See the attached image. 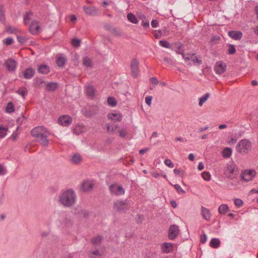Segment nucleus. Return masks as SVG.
Segmentation results:
<instances>
[{
    "instance_id": "obj_20",
    "label": "nucleus",
    "mask_w": 258,
    "mask_h": 258,
    "mask_svg": "<svg viewBox=\"0 0 258 258\" xmlns=\"http://www.w3.org/2000/svg\"><path fill=\"white\" fill-rule=\"evenodd\" d=\"M201 209V213L203 218H204L207 221H209L211 217V214L210 212V210L203 206H202Z\"/></svg>"
},
{
    "instance_id": "obj_56",
    "label": "nucleus",
    "mask_w": 258,
    "mask_h": 258,
    "mask_svg": "<svg viewBox=\"0 0 258 258\" xmlns=\"http://www.w3.org/2000/svg\"><path fill=\"white\" fill-rule=\"evenodd\" d=\"M118 132L119 136L121 138H124L127 135L126 131L123 129L119 130Z\"/></svg>"
},
{
    "instance_id": "obj_1",
    "label": "nucleus",
    "mask_w": 258,
    "mask_h": 258,
    "mask_svg": "<svg viewBox=\"0 0 258 258\" xmlns=\"http://www.w3.org/2000/svg\"><path fill=\"white\" fill-rule=\"evenodd\" d=\"M76 195L72 189L63 191L59 197L60 203L64 207L69 208L74 205L76 202Z\"/></svg>"
},
{
    "instance_id": "obj_5",
    "label": "nucleus",
    "mask_w": 258,
    "mask_h": 258,
    "mask_svg": "<svg viewBox=\"0 0 258 258\" xmlns=\"http://www.w3.org/2000/svg\"><path fill=\"white\" fill-rule=\"evenodd\" d=\"M256 172L253 170H246L240 174L242 180L248 182L252 180V178L255 176Z\"/></svg>"
},
{
    "instance_id": "obj_7",
    "label": "nucleus",
    "mask_w": 258,
    "mask_h": 258,
    "mask_svg": "<svg viewBox=\"0 0 258 258\" xmlns=\"http://www.w3.org/2000/svg\"><path fill=\"white\" fill-rule=\"evenodd\" d=\"M178 233V226L175 224L172 225L169 229L168 238L170 240H173L177 236Z\"/></svg>"
},
{
    "instance_id": "obj_46",
    "label": "nucleus",
    "mask_w": 258,
    "mask_h": 258,
    "mask_svg": "<svg viewBox=\"0 0 258 258\" xmlns=\"http://www.w3.org/2000/svg\"><path fill=\"white\" fill-rule=\"evenodd\" d=\"M71 44L75 47H78L80 45L81 40L78 38H73L71 40Z\"/></svg>"
},
{
    "instance_id": "obj_18",
    "label": "nucleus",
    "mask_w": 258,
    "mask_h": 258,
    "mask_svg": "<svg viewBox=\"0 0 258 258\" xmlns=\"http://www.w3.org/2000/svg\"><path fill=\"white\" fill-rule=\"evenodd\" d=\"M35 74V71L32 68H28L23 72V76L26 79H31Z\"/></svg>"
},
{
    "instance_id": "obj_8",
    "label": "nucleus",
    "mask_w": 258,
    "mask_h": 258,
    "mask_svg": "<svg viewBox=\"0 0 258 258\" xmlns=\"http://www.w3.org/2000/svg\"><path fill=\"white\" fill-rule=\"evenodd\" d=\"M72 118L69 115H62L58 119V122L59 124L63 126H68L72 122Z\"/></svg>"
},
{
    "instance_id": "obj_6",
    "label": "nucleus",
    "mask_w": 258,
    "mask_h": 258,
    "mask_svg": "<svg viewBox=\"0 0 258 258\" xmlns=\"http://www.w3.org/2000/svg\"><path fill=\"white\" fill-rule=\"evenodd\" d=\"M50 135L49 132L46 129L38 138H37V141L41 145L46 147L48 145V137Z\"/></svg>"
},
{
    "instance_id": "obj_25",
    "label": "nucleus",
    "mask_w": 258,
    "mask_h": 258,
    "mask_svg": "<svg viewBox=\"0 0 258 258\" xmlns=\"http://www.w3.org/2000/svg\"><path fill=\"white\" fill-rule=\"evenodd\" d=\"M40 30V27L38 25L35 26L34 22H32L29 28L30 32L33 35H36Z\"/></svg>"
},
{
    "instance_id": "obj_28",
    "label": "nucleus",
    "mask_w": 258,
    "mask_h": 258,
    "mask_svg": "<svg viewBox=\"0 0 258 258\" xmlns=\"http://www.w3.org/2000/svg\"><path fill=\"white\" fill-rule=\"evenodd\" d=\"M220 245V241L219 239L213 238L211 239L210 245L213 248H216L219 247Z\"/></svg>"
},
{
    "instance_id": "obj_4",
    "label": "nucleus",
    "mask_w": 258,
    "mask_h": 258,
    "mask_svg": "<svg viewBox=\"0 0 258 258\" xmlns=\"http://www.w3.org/2000/svg\"><path fill=\"white\" fill-rule=\"evenodd\" d=\"M109 189L111 194L115 196L123 195L124 194V188L116 184H112L109 186Z\"/></svg>"
},
{
    "instance_id": "obj_55",
    "label": "nucleus",
    "mask_w": 258,
    "mask_h": 258,
    "mask_svg": "<svg viewBox=\"0 0 258 258\" xmlns=\"http://www.w3.org/2000/svg\"><path fill=\"white\" fill-rule=\"evenodd\" d=\"M234 204L237 207H240L243 205V202L240 199H236L234 201Z\"/></svg>"
},
{
    "instance_id": "obj_63",
    "label": "nucleus",
    "mask_w": 258,
    "mask_h": 258,
    "mask_svg": "<svg viewBox=\"0 0 258 258\" xmlns=\"http://www.w3.org/2000/svg\"><path fill=\"white\" fill-rule=\"evenodd\" d=\"M163 59L164 61L167 63L169 64H172L173 60L171 58L168 57H164Z\"/></svg>"
},
{
    "instance_id": "obj_3",
    "label": "nucleus",
    "mask_w": 258,
    "mask_h": 258,
    "mask_svg": "<svg viewBox=\"0 0 258 258\" xmlns=\"http://www.w3.org/2000/svg\"><path fill=\"white\" fill-rule=\"evenodd\" d=\"M126 202V200L124 201L122 200L115 201L113 206V209L120 213H125V211L129 209V207Z\"/></svg>"
},
{
    "instance_id": "obj_11",
    "label": "nucleus",
    "mask_w": 258,
    "mask_h": 258,
    "mask_svg": "<svg viewBox=\"0 0 258 258\" xmlns=\"http://www.w3.org/2000/svg\"><path fill=\"white\" fill-rule=\"evenodd\" d=\"M131 69L134 77L136 78L139 73V61L136 58L132 60Z\"/></svg>"
},
{
    "instance_id": "obj_51",
    "label": "nucleus",
    "mask_w": 258,
    "mask_h": 258,
    "mask_svg": "<svg viewBox=\"0 0 258 258\" xmlns=\"http://www.w3.org/2000/svg\"><path fill=\"white\" fill-rule=\"evenodd\" d=\"M4 43L6 44V45H10L14 42V40L11 37H8L6 39H5L3 41Z\"/></svg>"
},
{
    "instance_id": "obj_54",
    "label": "nucleus",
    "mask_w": 258,
    "mask_h": 258,
    "mask_svg": "<svg viewBox=\"0 0 258 258\" xmlns=\"http://www.w3.org/2000/svg\"><path fill=\"white\" fill-rule=\"evenodd\" d=\"M17 40L19 43L21 44H23L25 42H26V40H27L25 37L24 36H17Z\"/></svg>"
},
{
    "instance_id": "obj_41",
    "label": "nucleus",
    "mask_w": 258,
    "mask_h": 258,
    "mask_svg": "<svg viewBox=\"0 0 258 258\" xmlns=\"http://www.w3.org/2000/svg\"><path fill=\"white\" fill-rule=\"evenodd\" d=\"M227 46L228 47L227 53L230 55L234 54L236 52L235 46L233 44H228Z\"/></svg>"
},
{
    "instance_id": "obj_40",
    "label": "nucleus",
    "mask_w": 258,
    "mask_h": 258,
    "mask_svg": "<svg viewBox=\"0 0 258 258\" xmlns=\"http://www.w3.org/2000/svg\"><path fill=\"white\" fill-rule=\"evenodd\" d=\"M190 60H191L194 63H198L199 64L202 63V60L201 59H199L198 57L195 54H190Z\"/></svg>"
},
{
    "instance_id": "obj_42",
    "label": "nucleus",
    "mask_w": 258,
    "mask_h": 258,
    "mask_svg": "<svg viewBox=\"0 0 258 258\" xmlns=\"http://www.w3.org/2000/svg\"><path fill=\"white\" fill-rule=\"evenodd\" d=\"M16 92L21 95L24 98H25V96L27 95V91L25 88H24L23 89L20 88Z\"/></svg>"
},
{
    "instance_id": "obj_2",
    "label": "nucleus",
    "mask_w": 258,
    "mask_h": 258,
    "mask_svg": "<svg viewBox=\"0 0 258 258\" xmlns=\"http://www.w3.org/2000/svg\"><path fill=\"white\" fill-rule=\"evenodd\" d=\"M252 147V144L247 139L240 140L237 145L236 150L240 154H246L249 153Z\"/></svg>"
},
{
    "instance_id": "obj_44",
    "label": "nucleus",
    "mask_w": 258,
    "mask_h": 258,
    "mask_svg": "<svg viewBox=\"0 0 258 258\" xmlns=\"http://www.w3.org/2000/svg\"><path fill=\"white\" fill-rule=\"evenodd\" d=\"M8 128L1 125L0 126V138H4L7 135V132Z\"/></svg>"
},
{
    "instance_id": "obj_35",
    "label": "nucleus",
    "mask_w": 258,
    "mask_h": 258,
    "mask_svg": "<svg viewBox=\"0 0 258 258\" xmlns=\"http://www.w3.org/2000/svg\"><path fill=\"white\" fill-rule=\"evenodd\" d=\"M209 97L210 94L209 93H206L204 95L201 97L199 99V106H202L203 104L207 100Z\"/></svg>"
},
{
    "instance_id": "obj_26",
    "label": "nucleus",
    "mask_w": 258,
    "mask_h": 258,
    "mask_svg": "<svg viewBox=\"0 0 258 258\" xmlns=\"http://www.w3.org/2000/svg\"><path fill=\"white\" fill-rule=\"evenodd\" d=\"M67 58L63 56H59L57 57L56 63L58 67L62 68L64 66L67 62Z\"/></svg>"
},
{
    "instance_id": "obj_19",
    "label": "nucleus",
    "mask_w": 258,
    "mask_h": 258,
    "mask_svg": "<svg viewBox=\"0 0 258 258\" xmlns=\"http://www.w3.org/2000/svg\"><path fill=\"white\" fill-rule=\"evenodd\" d=\"M93 186L94 184L92 181L85 180L82 184V189L84 191H88L92 189Z\"/></svg>"
},
{
    "instance_id": "obj_22",
    "label": "nucleus",
    "mask_w": 258,
    "mask_h": 258,
    "mask_svg": "<svg viewBox=\"0 0 258 258\" xmlns=\"http://www.w3.org/2000/svg\"><path fill=\"white\" fill-rule=\"evenodd\" d=\"M83 10L86 14L93 15L97 13L98 10L94 7L84 6Z\"/></svg>"
},
{
    "instance_id": "obj_61",
    "label": "nucleus",
    "mask_w": 258,
    "mask_h": 258,
    "mask_svg": "<svg viewBox=\"0 0 258 258\" xmlns=\"http://www.w3.org/2000/svg\"><path fill=\"white\" fill-rule=\"evenodd\" d=\"M237 139L236 137H231L229 144L230 145H234L237 142Z\"/></svg>"
},
{
    "instance_id": "obj_10",
    "label": "nucleus",
    "mask_w": 258,
    "mask_h": 258,
    "mask_svg": "<svg viewBox=\"0 0 258 258\" xmlns=\"http://www.w3.org/2000/svg\"><path fill=\"white\" fill-rule=\"evenodd\" d=\"M227 69V66L226 63L223 61H218L216 63L214 67V70L216 74H223Z\"/></svg>"
},
{
    "instance_id": "obj_43",
    "label": "nucleus",
    "mask_w": 258,
    "mask_h": 258,
    "mask_svg": "<svg viewBox=\"0 0 258 258\" xmlns=\"http://www.w3.org/2000/svg\"><path fill=\"white\" fill-rule=\"evenodd\" d=\"M83 64L86 67H90L92 66V61L88 57H85L83 58Z\"/></svg>"
},
{
    "instance_id": "obj_59",
    "label": "nucleus",
    "mask_w": 258,
    "mask_h": 258,
    "mask_svg": "<svg viewBox=\"0 0 258 258\" xmlns=\"http://www.w3.org/2000/svg\"><path fill=\"white\" fill-rule=\"evenodd\" d=\"M7 31L11 34L15 33L16 32V29L11 27H8L7 28Z\"/></svg>"
},
{
    "instance_id": "obj_9",
    "label": "nucleus",
    "mask_w": 258,
    "mask_h": 258,
    "mask_svg": "<svg viewBox=\"0 0 258 258\" xmlns=\"http://www.w3.org/2000/svg\"><path fill=\"white\" fill-rule=\"evenodd\" d=\"M7 70L9 72H14L16 70L17 63L13 58H8L5 62Z\"/></svg>"
},
{
    "instance_id": "obj_15",
    "label": "nucleus",
    "mask_w": 258,
    "mask_h": 258,
    "mask_svg": "<svg viewBox=\"0 0 258 258\" xmlns=\"http://www.w3.org/2000/svg\"><path fill=\"white\" fill-rule=\"evenodd\" d=\"M228 35L234 40H240L242 38L243 34L240 31H230L228 32Z\"/></svg>"
},
{
    "instance_id": "obj_53",
    "label": "nucleus",
    "mask_w": 258,
    "mask_h": 258,
    "mask_svg": "<svg viewBox=\"0 0 258 258\" xmlns=\"http://www.w3.org/2000/svg\"><path fill=\"white\" fill-rule=\"evenodd\" d=\"M165 164L170 168H173L174 167L173 163L171 162L170 159H166L164 161Z\"/></svg>"
},
{
    "instance_id": "obj_62",
    "label": "nucleus",
    "mask_w": 258,
    "mask_h": 258,
    "mask_svg": "<svg viewBox=\"0 0 258 258\" xmlns=\"http://www.w3.org/2000/svg\"><path fill=\"white\" fill-rule=\"evenodd\" d=\"M151 26L153 28H156L158 25V21L157 20H153L151 21Z\"/></svg>"
},
{
    "instance_id": "obj_60",
    "label": "nucleus",
    "mask_w": 258,
    "mask_h": 258,
    "mask_svg": "<svg viewBox=\"0 0 258 258\" xmlns=\"http://www.w3.org/2000/svg\"><path fill=\"white\" fill-rule=\"evenodd\" d=\"M173 172L175 174L179 176H181L183 174V171L179 169H174Z\"/></svg>"
},
{
    "instance_id": "obj_27",
    "label": "nucleus",
    "mask_w": 258,
    "mask_h": 258,
    "mask_svg": "<svg viewBox=\"0 0 258 258\" xmlns=\"http://www.w3.org/2000/svg\"><path fill=\"white\" fill-rule=\"evenodd\" d=\"M82 157L79 153H75L72 157V162L75 164H78L81 162Z\"/></svg>"
},
{
    "instance_id": "obj_29",
    "label": "nucleus",
    "mask_w": 258,
    "mask_h": 258,
    "mask_svg": "<svg viewBox=\"0 0 258 258\" xmlns=\"http://www.w3.org/2000/svg\"><path fill=\"white\" fill-rule=\"evenodd\" d=\"M232 149L230 148L226 147L222 151V156L225 158H229L232 154Z\"/></svg>"
},
{
    "instance_id": "obj_52",
    "label": "nucleus",
    "mask_w": 258,
    "mask_h": 258,
    "mask_svg": "<svg viewBox=\"0 0 258 258\" xmlns=\"http://www.w3.org/2000/svg\"><path fill=\"white\" fill-rule=\"evenodd\" d=\"M175 52L177 53H178V54H181L182 56V57L184 59H185V60H190V54H188L186 56V54H185L183 52H182V51H177V50H175Z\"/></svg>"
},
{
    "instance_id": "obj_58",
    "label": "nucleus",
    "mask_w": 258,
    "mask_h": 258,
    "mask_svg": "<svg viewBox=\"0 0 258 258\" xmlns=\"http://www.w3.org/2000/svg\"><path fill=\"white\" fill-rule=\"evenodd\" d=\"M110 32L116 35H118L120 34L119 31L117 29H116V28H114L113 27L112 28V29Z\"/></svg>"
},
{
    "instance_id": "obj_24",
    "label": "nucleus",
    "mask_w": 258,
    "mask_h": 258,
    "mask_svg": "<svg viewBox=\"0 0 258 258\" xmlns=\"http://www.w3.org/2000/svg\"><path fill=\"white\" fill-rule=\"evenodd\" d=\"M108 119L120 121L122 119V115L120 113H111L107 115Z\"/></svg>"
},
{
    "instance_id": "obj_39",
    "label": "nucleus",
    "mask_w": 258,
    "mask_h": 258,
    "mask_svg": "<svg viewBox=\"0 0 258 258\" xmlns=\"http://www.w3.org/2000/svg\"><path fill=\"white\" fill-rule=\"evenodd\" d=\"M96 113V111L95 110V109L86 110L84 112V115L87 117H91Z\"/></svg>"
},
{
    "instance_id": "obj_49",
    "label": "nucleus",
    "mask_w": 258,
    "mask_h": 258,
    "mask_svg": "<svg viewBox=\"0 0 258 258\" xmlns=\"http://www.w3.org/2000/svg\"><path fill=\"white\" fill-rule=\"evenodd\" d=\"M202 176L203 179L206 181H209L211 179V175L209 172H203L202 173Z\"/></svg>"
},
{
    "instance_id": "obj_37",
    "label": "nucleus",
    "mask_w": 258,
    "mask_h": 258,
    "mask_svg": "<svg viewBox=\"0 0 258 258\" xmlns=\"http://www.w3.org/2000/svg\"><path fill=\"white\" fill-rule=\"evenodd\" d=\"M108 104L111 107H115L117 105L116 99L113 97H109L107 98Z\"/></svg>"
},
{
    "instance_id": "obj_30",
    "label": "nucleus",
    "mask_w": 258,
    "mask_h": 258,
    "mask_svg": "<svg viewBox=\"0 0 258 258\" xmlns=\"http://www.w3.org/2000/svg\"><path fill=\"white\" fill-rule=\"evenodd\" d=\"M85 127L82 124H78L76 126L74 130V133L76 135H79L84 131Z\"/></svg>"
},
{
    "instance_id": "obj_13",
    "label": "nucleus",
    "mask_w": 258,
    "mask_h": 258,
    "mask_svg": "<svg viewBox=\"0 0 258 258\" xmlns=\"http://www.w3.org/2000/svg\"><path fill=\"white\" fill-rule=\"evenodd\" d=\"M46 128L43 126H37L32 130L31 135L32 136L36 138H38L45 130Z\"/></svg>"
},
{
    "instance_id": "obj_48",
    "label": "nucleus",
    "mask_w": 258,
    "mask_h": 258,
    "mask_svg": "<svg viewBox=\"0 0 258 258\" xmlns=\"http://www.w3.org/2000/svg\"><path fill=\"white\" fill-rule=\"evenodd\" d=\"M173 186L179 194H183L185 193V191L182 189L180 185L176 184L173 185Z\"/></svg>"
},
{
    "instance_id": "obj_64",
    "label": "nucleus",
    "mask_w": 258,
    "mask_h": 258,
    "mask_svg": "<svg viewBox=\"0 0 258 258\" xmlns=\"http://www.w3.org/2000/svg\"><path fill=\"white\" fill-rule=\"evenodd\" d=\"M251 29L253 30L254 33L256 36H258V25L255 26V27L251 28Z\"/></svg>"
},
{
    "instance_id": "obj_47",
    "label": "nucleus",
    "mask_w": 258,
    "mask_h": 258,
    "mask_svg": "<svg viewBox=\"0 0 258 258\" xmlns=\"http://www.w3.org/2000/svg\"><path fill=\"white\" fill-rule=\"evenodd\" d=\"M6 21L5 11L3 6H0V21L4 23Z\"/></svg>"
},
{
    "instance_id": "obj_12",
    "label": "nucleus",
    "mask_w": 258,
    "mask_h": 258,
    "mask_svg": "<svg viewBox=\"0 0 258 258\" xmlns=\"http://www.w3.org/2000/svg\"><path fill=\"white\" fill-rule=\"evenodd\" d=\"M39 82L40 84H46V90L48 92H52L55 91L58 87V84L57 83L55 82H48L39 80Z\"/></svg>"
},
{
    "instance_id": "obj_50",
    "label": "nucleus",
    "mask_w": 258,
    "mask_h": 258,
    "mask_svg": "<svg viewBox=\"0 0 258 258\" xmlns=\"http://www.w3.org/2000/svg\"><path fill=\"white\" fill-rule=\"evenodd\" d=\"M63 223H64V225L67 227H71L73 224V221L70 219V218H66L64 221H63Z\"/></svg>"
},
{
    "instance_id": "obj_16",
    "label": "nucleus",
    "mask_w": 258,
    "mask_h": 258,
    "mask_svg": "<svg viewBox=\"0 0 258 258\" xmlns=\"http://www.w3.org/2000/svg\"><path fill=\"white\" fill-rule=\"evenodd\" d=\"M74 213L84 218H87L89 216V212L87 211L82 209L79 207L75 208Z\"/></svg>"
},
{
    "instance_id": "obj_36",
    "label": "nucleus",
    "mask_w": 258,
    "mask_h": 258,
    "mask_svg": "<svg viewBox=\"0 0 258 258\" xmlns=\"http://www.w3.org/2000/svg\"><path fill=\"white\" fill-rule=\"evenodd\" d=\"M33 15V12L31 11L28 12L26 13L24 17V22L25 25L28 24L29 21L31 20V16Z\"/></svg>"
},
{
    "instance_id": "obj_32",
    "label": "nucleus",
    "mask_w": 258,
    "mask_h": 258,
    "mask_svg": "<svg viewBox=\"0 0 258 258\" xmlns=\"http://www.w3.org/2000/svg\"><path fill=\"white\" fill-rule=\"evenodd\" d=\"M229 210V207L227 205H221L218 208V211L221 214H225Z\"/></svg>"
},
{
    "instance_id": "obj_17",
    "label": "nucleus",
    "mask_w": 258,
    "mask_h": 258,
    "mask_svg": "<svg viewBox=\"0 0 258 258\" xmlns=\"http://www.w3.org/2000/svg\"><path fill=\"white\" fill-rule=\"evenodd\" d=\"M95 92L96 90L92 85H88L85 87L86 94L91 99L94 97Z\"/></svg>"
},
{
    "instance_id": "obj_14",
    "label": "nucleus",
    "mask_w": 258,
    "mask_h": 258,
    "mask_svg": "<svg viewBox=\"0 0 258 258\" xmlns=\"http://www.w3.org/2000/svg\"><path fill=\"white\" fill-rule=\"evenodd\" d=\"M173 245L172 243L169 242H164L161 245V250L163 253H168L173 250Z\"/></svg>"
},
{
    "instance_id": "obj_34",
    "label": "nucleus",
    "mask_w": 258,
    "mask_h": 258,
    "mask_svg": "<svg viewBox=\"0 0 258 258\" xmlns=\"http://www.w3.org/2000/svg\"><path fill=\"white\" fill-rule=\"evenodd\" d=\"M102 239V236L98 235L96 237H93L91 240V242L94 245H97L100 244Z\"/></svg>"
},
{
    "instance_id": "obj_21",
    "label": "nucleus",
    "mask_w": 258,
    "mask_h": 258,
    "mask_svg": "<svg viewBox=\"0 0 258 258\" xmlns=\"http://www.w3.org/2000/svg\"><path fill=\"white\" fill-rule=\"evenodd\" d=\"M37 71L41 74H47L50 72V69L47 65L40 64L38 66Z\"/></svg>"
},
{
    "instance_id": "obj_33",
    "label": "nucleus",
    "mask_w": 258,
    "mask_h": 258,
    "mask_svg": "<svg viewBox=\"0 0 258 258\" xmlns=\"http://www.w3.org/2000/svg\"><path fill=\"white\" fill-rule=\"evenodd\" d=\"M127 18L128 20L133 24H137L138 23V20L137 17L131 13L127 14Z\"/></svg>"
},
{
    "instance_id": "obj_31",
    "label": "nucleus",
    "mask_w": 258,
    "mask_h": 258,
    "mask_svg": "<svg viewBox=\"0 0 258 258\" xmlns=\"http://www.w3.org/2000/svg\"><path fill=\"white\" fill-rule=\"evenodd\" d=\"M15 111L14 105L12 102L7 103L6 107V112L8 113H11Z\"/></svg>"
},
{
    "instance_id": "obj_45",
    "label": "nucleus",
    "mask_w": 258,
    "mask_h": 258,
    "mask_svg": "<svg viewBox=\"0 0 258 258\" xmlns=\"http://www.w3.org/2000/svg\"><path fill=\"white\" fill-rule=\"evenodd\" d=\"M159 44L163 47L166 48H171V45L167 41L161 40L159 41Z\"/></svg>"
},
{
    "instance_id": "obj_57",
    "label": "nucleus",
    "mask_w": 258,
    "mask_h": 258,
    "mask_svg": "<svg viewBox=\"0 0 258 258\" xmlns=\"http://www.w3.org/2000/svg\"><path fill=\"white\" fill-rule=\"evenodd\" d=\"M152 98V96H148L146 97L145 102L148 106L151 105Z\"/></svg>"
},
{
    "instance_id": "obj_23",
    "label": "nucleus",
    "mask_w": 258,
    "mask_h": 258,
    "mask_svg": "<svg viewBox=\"0 0 258 258\" xmlns=\"http://www.w3.org/2000/svg\"><path fill=\"white\" fill-rule=\"evenodd\" d=\"M172 47V49H174V50H177V51H182V52H183L184 49V45L179 41L175 42L174 43H172L171 45V48Z\"/></svg>"
},
{
    "instance_id": "obj_38",
    "label": "nucleus",
    "mask_w": 258,
    "mask_h": 258,
    "mask_svg": "<svg viewBox=\"0 0 258 258\" xmlns=\"http://www.w3.org/2000/svg\"><path fill=\"white\" fill-rule=\"evenodd\" d=\"M142 20V24L141 25L143 26V27L147 28L149 27V21L146 19V18L145 15L141 16L140 17Z\"/></svg>"
}]
</instances>
